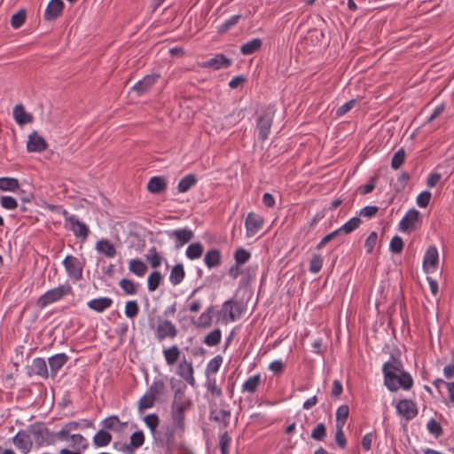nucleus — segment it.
Instances as JSON below:
<instances>
[{
    "label": "nucleus",
    "instance_id": "obj_25",
    "mask_svg": "<svg viewBox=\"0 0 454 454\" xmlns=\"http://www.w3.org/2000/svg\"><path fill=\"white\" fill-rule=\"evenodd\" d=\"M96 249L98 253L108 258H113L116 254L114 246L108 239H100L96 243Z\"/></svg>",
    "mask_w": 454,
    "mask_h": 454
},
{
    "label": "nucleus",
    "instance_id": "obj_57",
    "mask_svg": "<svg viewBox=\"0 0 454 454\" xmlns=\"http://www.w3.org/2000/svg\"><path fill=\"white\" fill-rule=\"evenodd\" d=\"M144 421L152 432L156 430L160 423L159 417L155 413L146 415Z\"/></svg>",
    "mask_w": 454,
    "mask_h": 454
},
{
    "label": "nucleus",
    "instance_id": "obj_17",
    "mask_svg": "<svg viewBox=\"0 0 454 454\" xmlns=\"http://www.w3.org/2000/svg\"><path fill=\"white\" fill-rule=\"evenodd\" d=\"M224 316H228L231 321L236 320L242 313L241 304L233 300L226 301L223 305Z\"/></svg>",
    "mask_w": 454,
    "mask_h": 454
},
{
    "label": "nucleus",
    "instance_id": "obj_22",
    "mask_svg": "<svg viewBox=\"0 0 454 454\" xmlns=\"http://www.w3.org/2000/svg\"><path fill=\"white\" fill-rule=\"evenodd\" d=\"M29 374L38 375L43 379L49 376L46 362L43 358H35L32 362Z\"/></svg>",
    "mask_w": 454,
    "mask_h": 454
},
{
    "label": "nucleus",
    "instance_id": "obj_64",
    "mask_svg": "<svg viewBox=\"0 0 454 454\" xmlns=\"http://www.w3.org/2000/svg\"><path fill=\"white\" fill-rule=\"evenodd\" d=\"M431 199V192L428 191L422 192L417 197V204L420 207H427Z\"/></svg>",
    "mask_w": 454,
    "mask_h": 454
},
{
    "label": "nucleus",
    "instance_id": "obj_12",
    "mask_svg": "<svg viewBox=\"0 0 454 454\" xmlns=\"http://www.w3.org/2000/svg\"><path fill=\"white\" fill-rule=\"evenodd\" d=\"M420 213L415 209H410L399 223V230L404 232H411L414 230L415 223L419 220Z\"/></svg>",
    "mask_w": 454,
    "mask_h": 454
},
{
    "label": "nucleus",
    "instance_id": "obj_52",
    "mask_svg": "<svg viewBox=\"0 0 454 454\" xmlns=\"http://www.w3.org/2000/svg\"><path fill=\"white\" fill-rule=\"evenodd\" d=\"M212 310H213V308L210 307V308H208L205 312H203L200 316L199 322H198V325L199 326L206 328V327H208L211 325V323H212V317H211Z\"/></svg>",
    "mask_w": 454,
    "mask_h": 454
},
{
    "label": "nucleus",
    "instance_id": "obj_24",
    "mask_svg": "<svg viewBox=\"0 0 454 454\" xmlns=\"http://www.w3.org/2000/svg\"><path fill=\"white\" fill-rule=\"evenodd\" d=\"M68 356L64 353L57 354L49 358L51 376L54 377L59 370L67 362Z\"/></svg>",
    "mask_w": 454,
    "mask_h": 454
},
{
    "label": "nucleus",
    "instance_id": "obj_27",
    "mask_svg": "<svg viewBox=\"0 0 454 454\" xmlns=\"http://www.w3.org/2000/svg\"><path fill=\"white\" fill-rule=\"evenodd\" d=\"M166 188L167 182L163 176H153L147 184V189L152 193H160L165 191Z\"/></svg>",
    "mask_w": 454,
    "mask_h": 454
},
{
    "label": "nucleus",
    "instance_id": "obj_58",
    "mask_svg": "<svg viewBox=\"0 0 454 454\" xmlns=\"http://www.w3.org/2000/svg\"><path fill=\"white\" fill-rule=\"evenodd\" d=\"M131 446L137 447V449L140 448L145 443V435L142 431H137L134 432L130 435V442Z\"/></svg>",
    "mask_w": 454,
    "mask_h": 454
},
{
    "label": "nucleus",
    "instance_id": "obj_61",
    "mask_svg": "<svg viewBox=\"0 0 454 454\" xmlns=\"http://www.w3.org/2000/svg\"><path fill=\"white\" fill-rule=\"evenodd\" d=\"M427 427V430L436 437H439L442 434L441 425L433 419L428 421Z\"/></svg>",
    "mask_w": 454,
    "mask_h": 454
},
{
    "label": "nucleus",
    "instance_id": "obj_50",
    "mask_svg": "<svg viewBox=\"0 0 454 454\" xmlns=\"http://www.w3.org/2000/svg\"><path fill=\"white\" fill-rule=\"evenodd\" d=\"M326 435V427L324 423H319L311 432V438L316 441H323Z\"/></svg>",
    "mask_w": 454,
    "mask_h": 454
},
{
    "label": "nucleus",
    "instance_id": "obj_16",
    "mask_svg": "<svg viewBox=\"0 0 454 454\" xmlns=\"http://www.w3.org/2000/svg\"><path fill=\"white\" fill-rule=\"evenodd\" d=\"M169 237L175 238L176 248H180L193 239L194 233L192 230L184 228L173 231Z\"/></svg>",
    "mask_w": 454,
    "mask_h": 454
},
{
    "label": "nucleus",
    "instance_id": "obj_3",
    "mask_svg": "<svg viewBox=\"0 0 454 454\" xmlns=\"http://www.w3.org/2000/svg\"><path fill=\"white\" fill-rule=\"evenodd\" d=\"M72 293V287L69 284L60 285L59 286L51 289L40 296L36 304L40 308H45L47 305L61 300L64 296Z\"/></svg>",
    "mask_w": 454,
    "mask_h": 454
},
{
    "label": "nucleus",
    "instance_id": "obj_18",
    "mask_svg": "<svg viewBox=\"0 0 454 454\" xmlns=\"http://www.w3.org/2000/svg\"><path fill=\"white\" fill-rule=\"evenodd\" d=\"M64 8L62 0H51L45 10L44 18L46 20H53L61 15Z\"/></svg>",
    "mask_w": 454,
    "mask_h": 454
},
{
    "label": "nucleus",
    "instance_id": "obj_44",
    "mask_svg": "<svg viewBox=\"0 0 454 454\" xmlns=\"http://www.w3.org/2000/svg\"><path fill=\"white\" fill-rule=\"evenodd\" d=\"M155 398L146 392L138 401V411L143 412L145 410L152 408L154 405Z\"/></svg>",
    "mask_w": 454,
    "mask_h": 454
},
{
    "label": "nucleus",
    "instance_id": "obj_26",
    "mask_svg": "<svg viewBox=\"0 0 454 454\" xmlns=\"http://www.w3.org/2000/svg\"><path fill=\"white\" fill-rule=\"evenodd\" d=\"M113 304V300L108 297H102L93 299L88 302V307L97 312H103L110 308Z\"/></svg>",
    "mask_w": 454,
    "mask_h": 454
},
{
    "label": "nucleus",
    "instance_id": "obj_15",
    "mask_svg": "<svg viewBox=\"0 0 454 454\" xmlns=\"http://www.w3.org/2000/svg\"><path fill=\"white\" fill-rule=\"evenodd\" d=\"M231 64V60L230 59H227L223 54H217L207 61L200 63V66L204 68L218 70L221 68H226L230 67Z\"/></svg>",
    "mask_w": 454,
    "mask_h": 454
},
{
    "label": "nucleus",
    "instance_id": "obj_48",
    "mask_svg": "<svg viewBox=\"0 0 454 454\" xmlns=\"http://www.w3.org/2000/svg\"><path fill=\"white\" fill-rule=\"evenodd\" d=\"M405 150L403 148H400L392 158L391 167L394 169L400 168L405 160Z\"/></svg>",
    "mask_w": 454,
    "mask_h": 454
},
{
    "label": "nucleus",
    "instance_id": "obj_8",
    "mask_svg": "<svg viewBox=\"0 0 454 454\" xmlns=\"http://www.w3.org/2000/svg\"><path fill=\"white\" fill-rule=\"evenodd\" d=\"M63 264L65 266V269L69 275V277L79 280L82 278V266L80 261L72 255H67L64 261Z\"/></svg>",
    "mask_w": 454,
    "mask_h": 454
},
{
    "label": "nucleus",
    "instance_id": "obj_9",
    "mask_svg": "<svg viewBox=\"0 0 454 454\" xmlns=\"http://www.w3.org/2000/svg\"><path fill=\"white\" fill-rule=\"evenodd\" d=\"M439 262L438 251L435 247L431 246L426 251L423 260V269L425 272L429 273L436 270Z\"/></svg>",
    "mask_w": 454,
    "mask_h": 454
},
{
    "label": "nucleus",
    "instance_id": "obj_32",
    "mask_svg": "<svg viewBox=\"0 0 454 454\" xmlns=\"http://www.w3.org/2000/svg\"><path fill=\"white\" fill-rule=\"evenodd\" d=\"M145 260L153 268L156 269L161 265L163 257L157 251L156 247H153L145 254Z\"/></svg>",
    "mask_w": 454,
    "mask_h": 454
},
{
    "label": "nucleus",
    "instance_id": "obj_41",
    "mask_svg": "<svg viewBox=\"0 0 454 454\" xmlns=\"http://www.w3.org/2000/svg\"><path fill=\"white\" fill-rule=\"evenodd\" d=\"M203 246L200 242L191 244L186 249V256L191 260L200 258L203 254Z\"/></svg>",
    "mask_w": 454,
    "mask_h": 454
},
{
    "label": "nucleus",
    "instance_id": "obj_1",
    "mask_svg": "<svg viewBox=\"0 0 454 454\" xmlns=\"http://www.w3.org/2000/svg\"><path fill=\"white\" fill-rule=\"evenodd\" d=\"M384 384L391 391L395 392L399 387L409 390L413 385V380L410 373L403 370V363L394 356L383 364Z\"/></svg>",
    "mask_w": 454,
    "mask_h": 454
},
{
    "label": "nucleus",
    "instance_id": "obj_6",
    "mask_svg": "<svg viewBox=\"0 0 454 454\" xmlns=\"http://www.w3.org/2000/svg\"><path fill=\"white\" fill-rule=\"evenodd\" d=\"M12 442L14 446L23 454L29 453L33 446V441L30 437L28 430L19 431L12 438Z\"/></svg>",
    "mask_w": 454,
    "mask_h": 454
},
{
    "label": "nucleus",
    "instance_id": "obj_23",
    "mask_svg": "<svg viewBox=\"0 0 454 454\" xmlns=\"http://www.w3.org/2000/svg\"><path fill=\"white\" fill-rule=\"evenodd\" d=\"M192 400L185 395V386L177 388L174 393L171 406L192 407Z\"/></svg>",
    "mask_w": 454,
    "mask_h": 454
},
{
    "label": "nucleus",
    "instance_id": "obj_4",
    "mask_svg": "<svg viewBox=\"0 0 454 454\" xmlns=\"http://www.w3.org/2000/svg\"><path fill=\"white\" fill-rule=\"evenodd\" d=\"M274 109L271 106H268L262 109L257 117L256 128L259 132V139L264 141L269 137L272 121L274 117Z\"/></svg>",
    "mask_w": 454,
    "mask_h": 454
},
{
    "label": "nucleus",
    "instance_id": "obj_59",
    "mask_svg": "<svg viewBox=\"0 0 454 454\" xmlns=\"http://www.w3.org/2000/svg\"><path fill=\"white\" fill-rule=\"evenodd\" d=\"M231 443V437L228 435L227 432H224L220 435L219 446L221 450V454H229V445Z\"/></svg>",
    "mask_w": 454,
    "mask_h": 454
},
{
    "label": "nucleus",
    "instance_id": "obj_60",
    "mask_svg": "<svg viewBox=\"0 0 454 454\" xmlns=\"http://www.w3.org/2000/svg\"><path fill=\"white\" fill-rule=\"evenodd\" d=\"M335 442L341 449L346 447L347 440L343 433V427L336 426Z\"/></svg>",
    "mask_w": 454,
    "mask_h": 454
},
{
    "label": "nucleus",
    "instance_id": "obj_7",
    "mask_svg": "<svg viewBox=\"0 0 454 454\" xmlns=\"http://www.w3.org/2000/svg\"><path fill=\"white\" fill-rule=\"evenodd\" d=\"M155 335L160 341L166 338L174 339L177 335V329L169 320H159Z\"/></svg>",
    "mask_w": 454,
    "mask_h": 454
},
{
    "label": "nucleus",
    "instance_id": "obj_13",
    "mask_svg": "<svg viewBox=\"0 0 454 454\" xmlns=\"http://www.w3.org/2000/svg\"><path fill=\"white\" fill-rule=\"evenodd\" d=\"M47 146L48 144L45 139L38 135L36 131H33L28 136V140L27 142V150L28 152L42 153L46 150Z\"/></svg>",
    "mask_w": 454,
    "mask_h": 454
},
{
    "label": "nucleus",
    "instance_id": "obj_21",
    "mask_svg": "<svg viewBox=\"0 0 454 454\" xmlns=\"http://www.w3.org/2000/svg\"><path fill=\"white\" fill-rule=\"evenodd\" d=\"M13 118L20 126L31 123L34 119L31 114L25 111V108L21 104L15 106L13 108Z\"/></svg>",
    "mask_w": 454,
    "mask_h": 454
},
{
    "label": "nucleus",
    "instance_id": "obj_28",
    "mask_svg": "<svg viewBox=\"0 0 454 454\" xmlns=\"http://www.w3.org/2000/svg\"><path fill=\"white\" fill-rule=\"evenodd\" d=\"M221 253L218 249L213 248L208 250L204 257V262L207 268L212 269L221 264Z\"/></svg>",
    "mask_w": 454,
    "mask_h": 454
},
{
    "label": "nucleus",
    "instance_id": "obj_45",
    "mask_svg": "<svg viewBox=\"0 0 454 454\" xmlns=\"http://www.w3.org/2000/svg\"><path fill=\"white\" fill-rule=\"evenodd\" d=\"M348 414L349 409L348 405L340 406L336 411V426L344 427Z\"/></svg>",
    "mask_w": 454,
    "mask_h": 454
},
{
    "label": "nucleus",
    "instance_id": "obj_37",
    "mask_svg": "<svg viewBox=\"0 0 454 454\" xmlns=\"http://www.w3.org/2000/svg\"><path fill=\"white\" fill-rule=\"evenodd\" d=\"M147 392L156 399L165 395L166 385L162 380H154Z\"/></svg>",
    "mask_w": 454,
    "mask_h": 454
},
{
    "label": "nucleus",
    "instance_id": "obj_39",
    "mask_svg": "<svg viewBox=\"0 0 454 454\" xmlns=\"http://www.w3.org/2000/svg\"><path fill=\"white\" fill-rule=\"evenodd\" d=\"M163 280V276L160 271L152 272L147 278L148 290L150 292L155 291Z\"/></svg>",
    "mask_w": 454,
    "mask_h": 454
},
{
    "label": "nucleus",
    "instance_id": "obj_54",
    "mask_svg": "<svg viewBox=\"0 0 454 454\" xmlns=\"http://www.w3.org/2000/svg\"><path fill=\"white\" fill-rule=\"evenodd\" d=\"M120 286L126 294L132 295L137 293V288L134 282L129 279L122 278L120 281Z\"/></svg>",
    "mask_w": 454,
    "mask_h": 454
},
{
    "label": "nucleus",
    "instance_id": "obj_51",
    "mask_svg": "<svg viewBox=\"0 0 454 454\" xmlns=\"http://www.w3.org/2000/svg\"><path fill=\"white\" fill-rule=\"evenodd\" d=\"M222 363L223 357L221 356H216L213 359H211L207 366V374L217 372Z\"/></svg>",
    "mask_w": 454,
    "mask_h": 454
},
{
    "label": "nucleus",
    "instance_id": "obj_33",
    "mask_svg": "<svg viewBox=\"0 0 454 454\" xmlns=\"http://www.w3.org/2000/svg\"><path fill=\"white\" fill-rule=\"evenodd\" d=\"M129 270L135 275L143 277L147 271V266L140 259H132L129 261Z\"/></svg>",
    "mask_w": 454,
    "mask_h": 454
},
{
    "label": "nucleus",
    "instance_id": "obj_14",
    "mask_svg": "<svg viewBox=\"0 0 454 454\" xmlns=\"http://www.w3.org/2000/svg\"><path fill=\"white\" fill-rule=\"evenodd\" d=\"M262 223H263V219L251 212L247 215V218H246V222H245V225H246V229H247V237H252L254 235H255L259 230L262 228Z\"/></svg>",
    "mask_w": 454,
    "mask_h": 454
},
{
    "label": "nucleus",
    "instance_id": "obj_19",
    "mask_svg": "<svg viewBox=\"0 0 454 454\" xmlns=\"http://www.w3.org/2000/svg\"><path fill=\"white\" fill-rule=\"evenodd\" d=\"M177 373L190 385H195V379L193 377V366L192 362H188L185 359L180 362L177 368Z\"/></svg>",
    "mask_w": 454,
    "mask_h": 454
},
{
    "label": "nucleus",
    "instance_id": "obj_63",
    "mask_svg": "<svg viewBox=\"0 0 454 454\" xmlns=\"http://www.w3.org/2000/svg\"><path fill=\"white\" fill-rule=\"evenodd\" d=\"M1 206L6 209H15L18 207L17 201L11 196H3L1 198Z\"/></svg>",
    "mask_w": 454,
    "mask_h": 454
},
{
    "label": "nucleus",
    "instance_id": "obj_5",
    "mask_svg": "<svg viewBox=\"0 0 454 454\" xmlns=\"http://www.w3.org/2000/svg\"><path fill=\"white\" fill-rule=\"evenodd\" d=\"M66 227L73 231L75 237L85 240L88 238L89 227L82 222H80L76 215H70L66 218Z\"/></svg>",
    "mask_w": 454,
    "mask_h": 454
},
{
    "label": "nucleus",
    "instance_id": "obj_10",
    "mask_svg": "<svg viewBox=\"0 0 454 454\" xmlns=\"http://www.w3.org/2000/svg\"><path fill=\"white\" fill-rule=\"evenodd\" d=\"M158 74H148L145 75L142 80L137 82L133 87L132 91H134L137 96H142L147 93L151 88L158 81Z\"/></svg>",
    "mask_w": 454,
    "mask_h": 454
},
{
    "label": "nucleus",
    "instance_id": "obj_2",
    "mask_svg": "<svg viewBox=\"0 0 454 454\" xmlns=\"http://www.w3.org/2000/svg\"><path fill=\"white\" fill-rule=\"evenodd\" d=\"M27 430L30 435L34 436L35 442L38 446L51 445L55 442L54 433L50 432L43 422L30 425Z\"/></svg>",
    "mask_w": 454,
    "mask_h": 454
},
{
    "label": "nucleus",
    "instance_id": "obj_34",
    "mask_svg": "<svg viewBox=\"0 0 454 454\" xmlns=\"http://www.w3.org/2000/svg\"><path fill=\"white\" fill-rule=\"evenodd\" d=\"M262 42L260 38H254L240 47V51L244 55H250L257 51L262 47Z\"/></svg>",
    "mask_w": 454,
    "mask_h": 454
},
{
    "label": "nucleus",
    "instance_id": "obj_47",
    "mask_svg": "<svg viewBox=\"0 0 454 454\" xmlns=\"http://www.w3.org/2000/svg\"><path fill=\"white\" fill-rule=\"evenodd\" d=\"M26 11L24 9L20 10L14 13L11 18V25L13 28H20L26 20Z\"/></svg>",
    "mask_w": 454,
    "mask_h": 454
},
{
    "label": "nucleus",
    "instance_id": "obj_62",
    "mask_svg": "<svg viewBox=\"0 0 454 454\" xmlns=\"http://www.w3.org/2000/svg\"><path fill=\"white\" fill-rule=\"evenodd\" d=\"M356 104V100H355V99L346 102L345 104H343L342 106H340V107L337 108L336 115L340 117V116L346 114L348 112H349L355 106Z\"/></svg>",
    "mask_w": 454,
    "mask_h": 454
},
{
    "label": "nucleus",
    "instance_id": "obj_31",
    "mask_svg": "<svg viewBox=\"0 0 454 454\" xmlns=\"http://www.w3.org/2000/svg\"><path fill=\"white\" fill-rule=\"evenodd\" d=\"M180 349L176 345L163 349L164 358L168 365L175 364L180 357Z\"/></svg>",
    "mask_w": 454,
    "mask_h": 454
},
{
    "label": "nucleus",
    "instance_id": "obj_11",
    "mask_svg": "<svg viewBox=\"0 0 454 454\" xmlns=\"http://www.w3.org/2000/svg\"><path fill=\"white\" fill-rule=\"evenodd\" d=\"M396 411L399 415L403 416L407 420L412 419L418 414V410L415 403L408 399L401 400L396 404Z\"/></svg>",
    "mask_w": 454,
    "mask_h": 454
},
{
    "label": "nucleus",
    "instance_id": "obj_55",
    "mask_svg": "<svg viewBox=\"0 0 454 454\" xmlns=\"http://www.w3.org/2000/svg\"><path fill=\"white\" fill-rule=\"evenodd\" d=\"M389 249L393 254H400L403 249V241L399 236H395L390 241Z\"/></svg>",
    "mask_w": 454,
    "mask_h": 454
},
{
    "label": "nucleus",
    "instance_id": "obj_46",
    "mask_svg": "<svg viewBox=\"0 0 454 454\" xmlns=\"http://www.w3.org/2000/svg\"><path fill=\"white\" fill-rule=\"evenodd\" d=\"M222 333L220 329H215L209 333L204 339V343L209 347L215 346L220 343Z\"/></svg>",
    "mask_w": 454,
    "mask_h": 454
},
{
    "label": "nucleus",
    "instance_id": "obj_53",
    "mask_svg": "<svg viewBox=\"0 0 454 454\" xmlns=\"http://www.w3.org/2000/svg\"><path fill=\"white\" fill-rule=\"evenodd\" d=\"M323 265V257L320 254H313L309 262V271L317 273L320 271Z\"/></svg>",
    "mask_w": 454,
    "mask_h": 454
},
{
    "label": "nucleus",
    "instance_id": "obj_30",
    "mask_svg": "<svg viewBox=\"0 0 454 454\" xmlns=\"http://www.w3.org/2000/svg\"><path fill=\"white\" fill-rule=\"evenodd\" d=\"M185 277V271L182 263L175 265L169 275V281L173 286L179 285Z\"/></svg>",
    "mask_w": 454,
    "mask_h": 454
},
{
    "label": "nucleus",
    "instance_id": "obj_35",
    "mask_svg": "<svg viewBox=\"0 0 454 454\" xmlns=\"http://www.w3.org/2000/svg\"><path fill=\"white\" fill-rule=\"evenodd\" d=\"M102 425L106 429L119 432L122 426H126L127 423H121L116 415L110 416L102 421Z\"/></svg>",
    "mask_w": 454,
    "mask_h": 454
},
{
    "label": "nucleus",
    "instance_id": "obj_42",
    "mask_svg": "<svg viewBox=\"0 0 454 454\" xmlns=\"http://www.w3.org/2000/svg\"><path fill=\"white\" fill-rule=\"evenodd\" d=\"M19 189V181L12 177H0V190L13 192Z\"/></svg>",
    "mask_w": 454,
    "mask_h": 454
},
{
    "label": "nucleus",
    "instance_id": "obj_43",
    "mask_svg": "<svg viewBox=\"0 0 454 454\" xmlns=\"http://www.w3.org/2000/svg\"><path fill=\"white\" fill-rule=\"evenodd\" d=\"M362 221L359 217H353L348 221L345 224L340 227L338 230L340 231V234H349L359 227Z\"/></svg>",
    "mask_w": 454,
    "mask_h": 454
},
{
    "label": "nucleus",
    "instance_id": "obj_56",
    "mask_svg": "<svg viewBox=\"0 0 454 454\" xmlns=\"http://www.w3.org/2000/svg\"><path fill=\"white\" fill-rule=\"evenodd\" d=\"M139 311V307L135 301H129L125 306V315L129 318L135 317Z\"/></svg>",
    "mask_w": 454,
    "mask_h": 454
},
{
    "label": "nucleus",
    "instance_id": "obj_29",
    "mask_svg": "<svg viewBox=\"0 0 454 454\" xmlns=\"http://www.w3.org/2000/svg\"><path fill=\"white\" fill-rule=\"evenodd\" d=\"M231 417V411L229 410H217L211 406L209 419L216 422H222L224 427L229 424V419Z\"/></svg>",
    "mask_w": 454,
    "mask_h": 454
},
{
    "label": "nucleus",
    "instance_id": "obj_36",
    "mask_svg": "<svg viewBox=\"0 0 454 454\" xmlns=\"http://www.w3.org/2000/svg\"><path fill=\"white\" fill-rule=\"evenodd\" d=\"M112 441V434L107 431L101 429L93 437V443L98 447L108 445Z\"/></svg>",
    "mask_w": 454,
    "mask_h": 454
},
{
    "label": "nucleus",
    "instance_id": "obj_40",
    "mask_svg": "<svg viewBox=\"0 0 454 454\" xmlns=\"http://www.w3.org/2000/svg\"><path fill=\"white\" fill-rule=\"evenodd\" d=\"M197 182L196 176L193 174L186 175L181 179L178 184L177 189L179 192H186Z\"/></svg>",
    "mask_w": 454,
    "mask_h": 454
},
{
    "label": "nucleus",
    "instance_id": "obj_38",
    "mask_svg": "<svg viewBox=\"0 0 454 454\" xmlns=\"http://www.w3.org/2000/svg\"><path fill=\"white\" fill-rule=\"evenodd\" d=\"M261 383V376L254 375L252 377H249L243 384L242 386V391L243 392H248V393H254L259 385Z\"/></svg>",
    "mask_w": 454,
    "mask_h": 454
},
{
    "label": "nucleus",
    "instance_id": "obj_20",
    "mask_svg": "<svg viewBox=\"0 0 454 454\" xmlns=\"http://www.w3.org/2000/svg\"><path fill=\"white\" fill-rule=\"evenodd\" d=\"M190 407H183V406H171V418L174 424L181 431L184 430V413L186 411L190 410Z\"/></svg>",
    "mask_w": 454,
    "mask_h": 454
},
{
    "label": "nucleus",
    "instance_id": "obj_49",
    "mask_svg": "<svg viewBox=\"0 0 454 454\" xmlns=\"http://www.w3.org/2000/svg\"><path fill=\"white\" fill-rule=\"evenodd\" d=\"M250 258V253L244 248H239L234 254L235 262L238 265L246 263Z\"/></svg>",
    "mask_w": 454,
    "mask_h": 454
}]
</instances>
